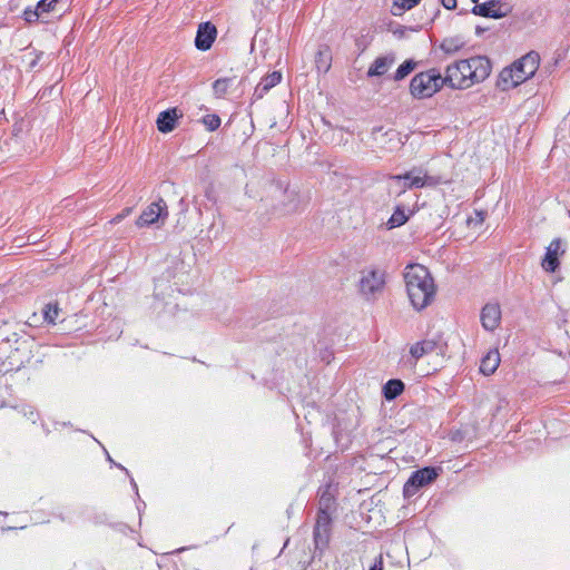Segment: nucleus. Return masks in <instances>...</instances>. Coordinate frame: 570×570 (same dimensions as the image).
I'll return each mask as SVG.
<instances>
[{"mask_svg": "<svg viewBox=\"0 0 570 570\" xmlns=\"http://www.w3.org/2000/svg\"><path fill=\"white\" fill-rule=\"evenodd\" d=\"M385 286V272L379 268H367L361 272L358 292L365 299H374Z\"/></svg>", "mask_w": 570, "mask_h": 570, "instance_id": "39448f33", "label": "nucleus"}, {"mask_svg": "<svg viewBox=\"0 0 570 570\" xmlns=\"http://www.w3.org/2000/svg\"><path fill=\"white\" fill-rule=\"evenodd\" d=\"M217 36V29L212 22H202L198 26L195 46L198 50L207 51L212 48Z\"/></svg>", "mask_w": 570, "mask_h": 570, "instance_id": "9b49d317", "label": "nucleus"}, {"mask_svg": "<svg viewBox=\"0 0 570 570\" xmlns=\"http://www.w3.org/2000/svg\"><path fill=\"white\" fill-rule=\"evenodd\" d=\"M446 85L445 76L436 69H429L416 73L410 82V94L415 99H426L433 97L442 87Z\"/></svg>", "mask_w": 570, "mask_h": 570, "instance_id": "20e7f679", "label": "nucleus"}, {"mask_svg": "<svg viewBox=\"0 0 570 570\" xmlns=\"http://www.w3.org/2000/svg\"><path fill=\"white\" fill-rule=\"evenodd\" d=\"M485 219V215L483 212H475V217L469 219L470 224H482Z\"/></svg>", "mask_w": 570, "mask_h": 570, "instance_id": "72a5a7b5", "label": "nucleus"}, {"mask_svg": "<svg viewBox=\"0 0 570 570\" xmlns=\"http://www.w3.org/2000/svg\"><path fill=\"white\" fill-rule=\"evenodd\" d=\"M567 243L562 238H554L546 247V254L541 261V267L547 273H554L559 266V258L566 254Z\"/></svg>", "mask_w": 570, "mask_h": 570, "instance_id": "423d86ee", "label": "nucleus"}, {"mask_svg": "<svg viewBox=\"0 0 570 570\" xmlns=\"http://www.w3.org/2000/svg\"><path fill=\"white\" fill-rule=\"evenodd\" d=\"M481 324L487 331H494L501 322V308L499 304L488 303L481 311Z\"/></svg>", "mask_w": 570, "mask_h": 570, "instance_id": "f8f14e48", "label": "nucleus"}, {"mask_svg": "<svg viewBox=\"0 0 570 570\" xmlns=\"http://www.w3.org/2000/svg\"><path fill=\"white\" fill-rule=\"evenodd\" d=\"M438 348V344L433 340H423L420 342L414 343L410 347V354L412 358L416 362L424 355L431 354L435 352Z\"/></svg>", "mask_w": 570, "mask_h": 570, "instance_id": "4468645a", "label": "nucleus"}, {"mask_svg": "<svg viewBox=\"0 0 570 570\" xmlns=\"http://www.w3.org/2000/svg\"><path fill=\"white\" fill-rule=\"evenodd\" d=\"M394 59L392 57H379L376 58L367 70L368 77L383 76L393 65Z\"/></svg>", "mask_w": 570, "mask_h": 570, "instance_id": "f3484780", "label": "nucleus"}, {"mask_svg": "<svg viewBox=\"0 0 570 570\" xmlns=\"http://www.w3.org/2000/svg\"><path fill=\"white\" fill-rule=\"evenodd\" d=\"M180 117L183 112L176 107L161 111L156 120L157 129L163 134L173 131Z\"/></svg>", "mask_w": 570, "mask_h": 570, "instance_id": "ddd939ff", "label": "nucleus"}, {"mask_svg": "<svg viewBox=\"0 0 570 570\" xmlns=\"http://www.w3.org/2000/svg\"><path fill=\"white\" fill-rule=\"evenodd\" d=\"M421 0H394L392 6V13L394 16L402 14L405 10L415 7Z\"/></svg>", "mask_w": 570, "mask_h": 570, "instance_id": "b1692460", "label": "nucleus"}, {"mask_svg": "<svg viewBox=\"0 0 570 570\" xmlns=\"http://www.w3.org/2000/svg\"><path fill=\"white\" fill-rule=\"evenodd\" d=\"M282 77L283 76L281 71H273L261 80L256 87L255 92L261 96L263 92L268 91L271 88L282 81Z\"/></svg>", "mask_w": 570, "mask_h": 570, "instance_id": "a211bd4d", "label": "nucleus"}, {"mask_svg": "<svg viewBox=\"0 0 570 570\" xmlns=\"http://www.w3.org/2000/svg\"><path fill=\"white\" fill-rule=\"evenodd\" d=\"M445 9L452 10L456 8V0H440Z\"/></svg>", "mask_w": 570, "mask_h": 570, "instance_id": "c9c22d12", "label": "nucleus"}, {"mask_svg": "<svg viewBox=\"0 0 570 570\" xmlns=\"http://www.w3.org/2000/svg\"><path fill=\"white\" fill-rule=\"evenodd\" d=\"M168 216V207L163 198L147 206L136 220L138 227H146Z\"/></svg>", "mask_w": 570, "mask_h": 570, "instance_id": "0eeeda50", "label": "nucleus"}, {"mask_svg": "<svg viewBox=\"0 0 570 570\" xmlns=\"http://www.w3.org/2000/svg\"><path fill=\"white\" fill-rule=\"evenodd\" d=\"M436 476L438 471L434 468H424L415 471L404 485V494L413 495L419 488L431 483Z\"/></svg>", "mask_w": 570, "mask_h": 570, "instance_id": "9d476101", "label": "nucleus"}, {"mask_svg": "<svg viewBox=\"0 0 570 570\" xmlns=\"http://www.w3.org/2000/svg\"><path fill=\"white\" fill-rule=\"evenodd\" d=\"M29 56L30 60L28 61L29 69L35 68L38 65V61L40 60L42 52H36L35 50L29 51L24 57Z\"/></svg>", "mask_w": 570, "mask_h": 570, "instance_id": "473e14b6", "label": "nucleus"}, {"mask_svg": "<svg viewBox=\"0 0 570 570\" xmlns=\"http://www.w3.org/2000/svg\"><path fill=\"white\" fill-rule=\"evenodd\" d=\"M473 3L479 4V0H471Z\"/></svg>", "mask_w": 570, "mask_h": 570, "instance_id": "58836bf2", "label": "nucleus"}, {"mask_svg": "<svg viewBox=\"0 0 570 570\" xmlns=\"http://www.w3.org/2000/svg\"><path fill=\"white\" fill-rule=\"evenodd\" d=\"M41 14L42 13L40 12V10H38V8H36L35 10L27 8L23 12L24 20L30 23L38 21Z\"/></svg>", "mask_w": 570, "mask_h": 570, "instance_id": "7c9ffc66", "label": "nucleus"}, {"mask_svg": "<svg viewBox=\"0 0 570 570\" xmlns=\"http://www.w3.org/2000/svg\"><path fill=\"white\" fill-rule=\"evenodd\" d=\"M491 73L490 60L482 56L462 59L445 69L446 86L452 89L465 90L483 82Z\"/></svg>", "mask_w": 570, "mask_h": 570, "instance_id": "f257e3e1", "label": "nucleus"}, {"mask_svg": "<svg viewBox=\"0 0 570 570\" xmlns=\"http://www.w3.org/2000/svg\"><path fill=\"white\" fill-rule=\"evenodd\" d=\"M228 87L229 79L227 78L217 79L213 83V90L217 97H223L227 92Z\"/></svg>", "mask_w": 570, "mask_h": 570, "instance_id": "cd10ccee", "label": "nucleus"}, {"mask_svg": "<svg viewBox=\"0 0 570 570\" xmlns=\"http://www.w3.org/2000/svg\"><path fill=\"white\" fill-rule=\"evenodd\" d=\"M410 189L423 188V187H435L442 183L440 177L428 175L426 170L422 168H413L403 175Z\"/></svg>", "mask_w": 570, "mask_h": 570, "instance_id": "1a4fd4ad", "label": "nucleus"}, {"mask_svg": "<svg viewBox=\"0 0 570 570\" xmlns=\"http://www.w3.org/2000/svg\"><path fill=\"white\" fill-rule=\"evenodd\" d=\"M500 353L498 350H491L487 353V355L481 360L480 371L484 375L493 374L500 365Z\"/></svg>", "mask_w": 570, "mask_h": 570, "instance_id": "2eb2a0df", "label": "nucleus"}, {"mask_svg": "<svg viewBox=\"0 0 570 570\" xmlns=\"http://www.w3.org/2000/svg\"><path fill=\"white\" fill-rule=\"evenodd\" d=\"M42 313L46 322L49 324H56L60 314V308L57 303H49L45 305Z\"/></svg>", "mask_w": 570, "mask_h": 570, "instance_id": "5701e85b", "label": "nucleus"}, {"mask_svg": "<svg viewBox=\"0 0 570 570\" xmlns=\"http://www.w3.org/2000/svg\"><path fill=\"white\" fill-rule=\"evenodd\" d=\"M58 0H41L38 2L37 8L41 13L50 12Z\"/></svg>", "mask_w": 570, "mask_h": 570, "instance_id": "2f4dec72", "label": "nucleus"}, {"mask_svg": "<svg viewBox=\"0 0 570 570\" xmlns=\"http://www.w3.org/2000/svg\"><path fill=\"white\" fill-rule=\"evenodd\" d=\"M407 297L416 311L428 307L435 298L436 285L429 269L421 264H411L404 272Z\"/></svg>", "mask_w": 570, "mask_h": 570, "instance_id": "f03ea898", "label": "nucleus"}, {"mask_svg": "<svg viewBox=\"0 0 570 570\" xmlns=\"http://www.w3.org/2000/svg\"><path fill=\"white\" fill-rule=\"evenodd\" d=\"M332 66V52L324 46L318 49L315 56V67L320 73H326Z\"/></svg>", "mask_w": 570, "mask_h": 570, "instance_id": "dca6fc26", "label": "nucleus"}, {"mask_svg": "<svg viewBox=\"0 0 570 570\" xmlns=\"http://www.w3.org/2000/svg\"><path fill=\"white\" fill-rule=\"evenodd\" d=\"M464 46L465 41L463 40V38L455 36L445 38L441 43V49L448 55H454L458 51H460Z\"/></svg>", "mask_w": 570, "mask_h": 570, "instance_id": "6ab92c4d", "label": "nucleus"}, {"mask_svg": "<svg viewBox=\"0 0 570 570\" xmlns=\"http://www.w3.org/2000/svg\"><path fill=\"white\" fill-rule=\"evenodd\" d=\"M331 525H315L314 540L317 548L323 549L328 544Z\"/></svg>", "mask_w": 570, "mask_h": 570, "instance_id": "aec40b11", "label": "nucleus"}, {"mask_svg": "<svg viewBox=\"0 0 570 570\" xmlns=\"http://www.w3.org/2000/svg\"><path fill=\"white\" fill-rule=\"evenodd\" d=\"M370 570H383V559L381 556L375 560Z\"/></svg>", "mask_w": 570, "mask_h": 570, "instance_id": "e433bc0d", "label": "nucleus"}, {"mask_svg": "<svg viewBox=\"0 0 570 570\" xmlns=\"http://www.w3.org/2000/svg\"><path fill=\"white\" fill-rule=\"evenodd\" d=\"M332 358H333L332 353H328V354H327V356H326V357H324L323 360H324L327 364H330V363H331V361H332Z\"/></svg>", "mask_w": 570, "mask_h": 570, "instance_id": "4c0bfd02", "label": "nucleus"}, {"mask_svg": "<svg viewBox=\"0 0 570 570\" xmlns=\"http://www.w3.org/2000/svg\"><path fill=\"white\" fill-rule=\"evenodd\" d=\"M220 118L217 115H206L203 117V124L210 131L216 130L220 126Z\"/></svg>", "mask_w": 570, "mask_h": 570, "instance_id": "c85d7f7f", "label": "nucleus"}, {"mask_svg": "<svg viewBox=\"0 0 570 570\" xmlns=\"http://www.w3.org/2000/svg\"><path fill=\"white\" fill-rule=\"evenodd\" d=\"M129 213H130V208L124 209L122 213L117 215L115 218H112L110 223L117 224V223L121 222Z\"/></svg>", "mask_w": 570, "mask_h": 570, "instance_id": "f704fd0d", "label": "nucleus"}, {"mask_svg": "<svg viewBox=\"0 0 570 570\" xmlns=\"http://www.w3.org/2000/svg\"><path fill=\"white\" fill-rule=\"evenodd\" d=\"M403 175H395L389 178V191L390 194H394L400 196L405 193L410 187L406 184V180L403 178Z\"/></svg>", "mask_w": 570, "mask_h": 570, "instance_id": "412c9836", "label": "nucleus"}, {"mask_svg": "<svg viewBox=\"0 0 570 570\" xmlns=\"http://www.w3.org/2000/svg\"><path fill=\"white\" fill-rule=\"evenodd\" d=\"M473 13L487 18L500 19L511 13L512 7L503 0H490L473 8Z\"/></svg>", "mask_w": 570, "mask_h": 570, "instance_id": "6e6552de", "label": "nucleus"}, {"mask_svg": "<svg viewBox=\"0 0 570 570\" xmlns=\"http://www.w3.org/2000/svg\"><path fill=\"white\" fill-rule=\"evenodd\" d=\"M540 66V56L530 51L514 61L511 66L501 70L497 86L503 90H510L532 78Z\"/></svg>", "mask_w": 570, "mask_h": 570, "instance_id": "7ed1b4c3", "label": "nucleus"}, {"mask_svg": "<svg viewBox=\"0 0 570 570\" xmlns=\"http://www.w3.org/2000/svg\"><path fill=\"white\" fill-rule=\"evenodd\" d=\"M407 219L409 216L405 214V212L402 208L397 207L390 217L387 225L390 226V228H395L404 225L407 222Z\"/></svg>", "mask_w": 570, "mask_h": 570, "instance_id": "393cba45", "label": "nucleus"}, {"mask_svg": "<svg viewBox=\"0 0 570 570\" xmlns=\"http://www.w3.org/2000/svg\"><path fill=\"white\" fill-rule=\"evenodd\" d=\"M415 67V62L412 60H406L396 69L394 79L402 80L404 79Z\"/></svg>", "mask_w": 570, "mask_h": 570, "instance_id": "a878e982", "label": "nucleus"}, {"mask_svg": "<svg viewBox=\"0 0 570 570\" xmlns=\"http://www.w3.org/2000/svg\"><path fill=\"white\" fill-rule=\"evenodd\" d=\"M404 391V384L400 380H390L383 387L384 397L393 400Z\"/></svg>", "mask_w": 570, "mask_h": 570, "instance_id": "4be33fe9", "label": "nucleus"}, {"mask_svg": "<svg viewBox=\"0 0 570 570\" xmlns=\"http://www.w3.org/2000/svg\"><path fill=\"white\" fill-rule=\"evenodd\" d=\"M320 511H328V512H332L334 511V499L333 497L327 493V492H324L322 493L321 498H320Z\"/></svg>", "mask_w": 570, "mask_h": 570, "instance_id": "bb28decb", "label": "nucleus"}, {"mask_svg": "<svg viewBox=\"0 0 570 570\" xmlns=\"http://www.w3.org/2000/svg\"><path fill=\"white\" fill-rule=\"evenodd\" d=\"M332 523V512L328 511H320L317 513L315 525H331Z\"/></svg>", "mask_w": 570, "mask_h": 570, "instance_id": "c756f323", "label": "nucleus"}]
</instances>
